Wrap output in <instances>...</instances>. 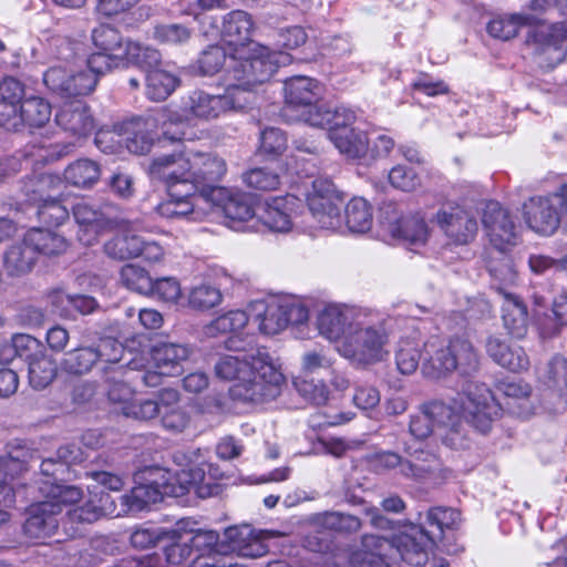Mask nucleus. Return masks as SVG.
<instances>
[{"mask_svg": "<svg viewBox=\"0 0 567 567\" xmlns=\"http://www.w3.org/2000/svg\"><path fill=\"white\" fill-rule=\"evenodd\" d=\"M423 372L431 378H440L445 373L458 370L470 374L477 370L478 358L470 341L462 338L443 342L431 339L423 343Z\"/></svg>", "mask_w": 567, "mask_h": 567, "instance_id": "nucleus-7", "label": "nucleus"}, {"mask_svg": "<svg viewBox=\"0 0 567 567\" xmlns=\"http://www.w3.org/2000/svg\"><path fill=\"white\" fill-rule=\"evenodd\" d=\"M146 72V95L150 100L159 102L166 100L178 86V78L161 68V60L154 65H137Z\"/></svg>", "mask_w": 567, "mask_h": 567, "instance_id": "nucleus-33", "label": "nucleus"}, {"mask_svg": "<svg viewBox=\"0 0 567 567\" xmlns=\"http://www.w3.org/2000/svg\"><path fill=\"white\" fill-rule=\"evenodd\" d=\"M56 124L76 137L89 135L94 130V118L89 106L82 100L66 102L55 114Z\"/></svg>", "mask_w": 567, "mask_h": 567, "instance_id": "nucleus-27", "label": "nucleus"}, {"mask_svg": "<svg viewBox=\"0 0 567 567\" xmlns=\"http://www.w3.org/2000/svg\"><path fill=\"white\" fill-rule=\"evenodd\" d=\"M309 523L316 529L339 533H355L361 528V520L358 516L341 512L317 513L309 518Z\"/></svg>", "mask_w": 567, "mask_h": 567, "instance_id": "nucleus-44", "label": "nucleus"}, {"mask_svg": "<svg viewBox=\"0 0 567 567\" xmlns=\"http://www.w3.org/2000/svg\"><path fill=\"white\" fill-rule=\"evenodd\" d=\"M120 278L127 289L142 295H148L153 287V279L150 274L144 268L134 264L123 266Z\"/></svg>", "mask_w": 567, "mask_h": 567, "instance_id": "nucleus-59", "label": "nucleus"}, {"mask_svg": "<svg viewBox=\"0 0 567 567\" xmlns=\"http://www.w3.org/2000/svg\"><path fill=\"white\" fill-rule=\"evenodd\" d=\"M155 122H162L163 136L171 141H182L185 138V133L181 131H172L171 122L168 121V114L166 112L158 113L156 118H147L145 121L137 120L133 123L134 131L132 136L126 138V147L131 153L142 155L147 153L154 142V136L148 132V128L155 124Z\"/></svg>", "mask_w": 567, "mask_h": 567, "instance_id": "nucleus-26", "label": "nucleus"}, {"mask_svg": "<svg viewBox=\"0 0 567 567\" xmlns=\"http://www.w3.org/2000/svg\"><path fill=\"white\" fill-rule=\"evenodd\" d=\"M61 185L62 181L59 176L43 173L29 177L24 182L23 192L31 204L38 205L47 198L58 195Z\"/></svg>", "mask_w": 567, "mask_h": 567, "instance_id": "nucleus-43", "label": "nucleus"}, {"mask_svg": "<svg viewBox=\"0 0 567 567\" xmlns=\"http://www.w3.org/2000/svg\"><path fill=\"white\" fill-rule=\"evenodd\" d=\"M25 243L31 245L35 255H60L66 251L69 243L61 234L42 228L30 229L25 234Z\"/></svg>", "mask_w": 567, "mask_h": 567, "instance_id": "nucleus-42", "label": "nucleus"}, {"mask_svg": "<svg viewBox=\"0 0 567 567\" xmlns=\"http://www.w3.org/2000/svg\"><path fill=\"white\" fill-rule=\"evenodd\" d=\"M487 269L493 280V287L504 296L506 287L517 280V271L513 259L505 251L494 250L489 255Z\"/></svg>", "mask_w": 567, "mask_h": 567, "instance_id": "nucleus-39", "label": "nucleus"}, {"mask_svg": "<svg viewBox=\"0 0 567 567\" xmlns=\"http://www.w3.org/2000/svg\"><path fill=\"white\" fill-rule=\"evenodd\" d=\"M147 173L151 178H167L172 189L182 183L186 194H193L215 188L214 184L226 175L227 164L216 153L185 150L154 157Z\"/></svg>", "mask_w": 567, "mask_h": 567, "instance_id": "nucleus-3", "label": "nucleus"}, {"mask_svg": "<svg viewBox=\"0 0 567 567\" xmlns=\"http://www.w3.org/2000/svg\"><path fill=\"white\" fill-rule=\"evenodd\" d=\"M385 329L375 324L368 312H363L354 326L341 339L337 351L355 365H370L384 360L389 351Z\"/></svg>", "mask_w": 567, "mask_h": 567, "instance_id": "nucleus-6", "label": "nucleus"}, {"mask_svg": "<svg viewBox=\"0 0 567 567\" xmlns=\"http://www.w3.org/2000/svg\"><path fill=\"white\" fill-rule=\"evenodd\" d=\"M435 220L445 236L457 245L472 241L478 229L475 217L454 204L442 206L436 213Z\"/></svg>", "mask_w": 567, "mask_h": 567, "instance_id": "nucleus-19", "label": "nucleus"}, {"mask_svg": "<svg viewBox=\"0 0 567 567\" xmlns=\"http://www.w3.org/2000/svg\"><path fill=\"white\" fill-rule=\"evenodd\" d=\"M431 532L423 528H412L411 534L403 535L399 539L398 551L401 558L412 566H423L427 561L429 551L433 548L434 540Z\"/></svg>", "mask_w": 567, "mask_h": 567, "instance_id": "nucleus-32", "label": "nucleus"}, {"mask_svg": "<svg viewBox=\"0 0 567 567\" xmlns=\"http://www.w3.org/2000/svg\"><path fill=\"white\" fill-rule=\"evenodd\" d=\"M215 374L234 381L229 395L234 401L264 403L281 393L285 377L277 361L262 348L249 355H223L215 364Z\"/></svg>", "mask_w": 567, "mask_h": 567, "instance_id": "nucleus-2", "label": "nucleus"}, {"mask_svg": "<svg viewBox=\"0 0 567 567\" xmlns=\"http://www.w3.org/2000/svg\"><path fill=\"white\" fill-rule=\"evenodd\" d=\"M384 544L385 540L380 537L373 535L363 536L362 546L364 550L355 551L351 555V565L353 567H390L380 553L368 550L371 547L380 550Z\"/></svg>", "mask_w": 567, "mask_h": 567, "instance_id": "nucleus-53", "label": "nucleus"}, {"mask_svg": "<svg viewBox=\"0 0 567 567\" xmlns=\"http://www.w3.org/2000/svg\"><path fill=\"white\" fill-rule=\"evenodd\" d=\"M329 138L336 148L350 159H360L369 154L370 141L360 130L331 131Z\"/></svg>", "mask_w": 567, "mask_h": 567, "instance_id": "nucleus-36", "label": "nucleus"}, {"mask_svg": "<svg viewBox=\"0 0 567 567\" xmlns=\"http://www.w3.org/2000/svg\"><path fill=\"white\" fill-rule=\"evenodd\" d=\"M503 323L508 333L517 339L523 338L528 328L526 306L512 292H504Z\"/></svg>", "mask_w": 567, "mask_h": 567, "instance_id": "nucleus-37", "label": "nucleus"}, {"mask_svg": "<svg viewBox=\"0 0 567 567\" xmlns=\"http://www.w3.org/2000/svg\"><path fill=\"white\" fill-rule=\"evenodd\" d=\"M405 452L411 460L402 464V475L416 481H435L440 477L442 470L440 458L424 450L421 442L406 443Z\"/></svg>", "mask_w": 567, "mask_h": 567, "instance_id": "nucleus-25", "label": "nucleus"}, {"mask_svg": "<svg viewBox=\"0 0 567 567\" xmlns=\"http://www.w3.org/2000/svg\"><path fill=\"white\" fill-rule=\"evenodd\" d=\"M363 312L346 305H328L318 315V331L326 339L340 343L350 326H354Z\"/></svg>", "mask_w": 567, "mask_h": 567, "instance_id": "nucleus-22", "label": "nucleus"}, {"mask_svg": "<svg viewBox=\"0 0 567 567\" xmlns=\"http://www.w3.org/2000/svg\"><path fill=\"white\" fill-rule=\"evenodd\" d=\"M54 503L39 502L29 507L23 532L28 538L42 542L51 537L58 529V518L54 513Z\"/></svg>", "mask_w": 567, "mask_h": 567, "instance_id": "nucleus-29", "label": "nucleus"}, {"mask_svg": "<svg viewBox=\"0 0 567 567\" xmlns=\"http://www.w3.org/2000/svg\"><path fill=\"white\" fill-rule=\"evenodd\" d=\"M567 214V183L547 196L532 197L524 205L527 225L543 236L554 235Z\"/></svg>", "mask_w": 567, "mask_h": 567, "instance_id": "nucleus-9", "label": "nucleus"}, {"mask_svg": "<svg viewBox=\"0 0 567 567\" xmlns=\"http://www.w3.org/2000/svg\"><path fill=\"white\" fill-rule=\"evenodd\" d=\"M73 217L79 225L78 239L84 246H92L102 233L116 226L115 220L85 200L73 206Z\"/></svg>", "mask_w": 567, "mask_h": 567, "instance_id": "nucleus-23", "label": "nucleus"}, {"mask_svg": "<svg viewBox=\"0 0 567 567\" xmlns=\"http://www.w3.org/2000/svg\"><path fill=\"white\" fill-rule=\"evenodd\" d=\"M37 255L31 245L25 243V236L19 244L12 245L4 254L3 265L11 276H20L31 270Z\"/></svg>", "mask_w": 567, "mask_h": 567, "instance_id": "nucleus-46", "label": "nucleus"}, {"mask_svg": "<svg viewBox=\"0 0 567 567\" xmlns=\"http://www.w3.org/2000/svg\"><path fill=\"white\" fill-rule=\"evenodd\" d=\"M421 340L415 338H402L400 340L395 360L402 374H412L416 371L421 359Z\"/></svg>", "mask_w": 567, "mask_h": 567, "instance_id": "nucleus-54", "label": "nucleus"}, {"mask_svg": "<svg viewBox=\"0 0 567 567\" xmlns=\"http://www.w3.org/2000/svg\"><path fill=\"white\" fill-rule=\"evenodd\" d=\"M250 316L258 321V329L267 336H275L287 328V319L281 311L278 297L255 300L248 307Z\"/></svg>", "mask_w": 567, "mask_h": 567, "instance_id": "nucleus-31", "label": "nucleus"}, {"mask_svg": "<svg viewBox=\"0 0 567 567\" xmlns=\"http://www.w3.org/2000/svg\"><path fill=\"white\" fill-rule=\"evenodd\" d=\"M538 380L549 389L567 390V359L556 354L538 369Z\"/></svg>", "mask_w": 567, "mask_h": 567, "instance_id": "nucleus-51", "label": "nucleus"}, {"mask_svg": "<svg viewBox=\"0 0 567 567\" xmlns=\"http://www.w3.org/2000/svg\"><path fill=\"white\" fill-rule=\"evenodd\" d=\"M35 206L39 220L49 226H59L69 218L68 208L61 203L56 195L47 198Z\"/></svg>", "mask_w": 567, "mask_h": 567, "instance_id": "nucleus-62", "label": "nucleus"}, {"mask_svg": "<svg viewBox=\"0 0 567 567\" xmlns=\"http://www.w3.org/2000/svg\"><path fill=\"white\" fill-rule=\"evenodd\" d=\"M321 95L322 87L315 79L300 75L285 82L286 102L306 124L309 115L322 109L323 105L318 104Z\"/></svg>", "mask_w": 567, "mask_h": 567, "instance_id": "nucleus-17", "label": "nucleus"}, {"mask_svg": "<svg viewBox=\"0 0 567 567\" xmlns=\"http://www.w3.org/2000/svg\"><path fill=\"white\" fill-rule=\"evenodd\" d=\"M87 476L93 480L95 484H91L87 486V491L90 494V497L87 501H85L80 506L85 505L86 503L93 501L94 505H99V497L102 494H106L104 491L97 492L99 487H102L107 491L118 492L124 486L123 478L114 473L106 472V471H99V472H91L87 473Z\"/></svg>", "mask_w": 567, "mask_h": 567, "instance_id": "nucleus-58", "label": "nucleus"}, {"mask_svg": "<svg viewBox=\"0 0 567 567\" xmlns=\"http://www.w3.org/2000/svg\"><path fill=\"white\" fill-rule=\"evenodd\" d=\"M43 81L49 90L61 97L87 95L96 86L95 75L85 72L82 66H52L44 73Z\"/></svg>", "mask_w": 567, "mask_h": 567, "instance_id": "nucleus-16", "label": "nucleus"}, {"mask_svg": "<svg viewBox=\"0 0 567 567\" xmlns=\"http://www.w3.org/2000/svg\"><path fill=\"white\" fill-rule=\"evenodd\" d=\"M189 355V349L179 343H158L152 349V359L156 369L167 377L182 372V362Z\"/></svg>", "mask_w": 567, "mask_h": 567, "instance_id": "nucleus-34", "label": "nucleus"}, {"mask_svg": "<svg viewBox=\"0 0 567 567\" xmlns=\"http://www.w3.org/2000/svg\"><path fill=\"white\" fill-rule=\"evenodd\" d=\"M148 295L173 306L184 302L181 284L174 277H163L153 280V287Z\"/></svg>", "mask_w": 567, "mask_h": 567, "instance_id": "nucleus-61", "label": "nucleus"}, {"mask_svg": "<svg viewBox=\"0 0 567 567\" xmlns=\"http://www.w3.org/2000/svg\"><path fill=\"white\" fill-rule=\"evenodd\" d=\"M165 184L168 193V199L157 206L161 216L168 219L186 218L190 221H202L209 216L207 209V190L200 193L186 194L182 183L175 185L172 189L167 178H152Z\"/></svg>", "mask_w": 567, "mask_h": 567, "instance_id": "nucleus-12", "label": "nucleus"}, {"mask_svg": "<svg viewBox=\"0 0 567 567\" xmlns=\"http://www.w3.org/2000/svg\"><path fill=\"white\" fill-rule=\"evenodd\" d=\"M134 482L136 485L132 491L121 496V509H117L109 494H102L99 505L91 501L83 506L68 509V519L72 523L92 524L103 516L140 512L147 505L162 501L164 495L179 497L194 489L199 497L205 498L217 493V486L205 482L204 467L197 465H187L174 475L161 467H146L135 473Z\"/></svg>", "mask_w": 567, "mask_h": 567, "instance_id": "nucleus-1", "label": "nucleus"}, {"mask_svg": "<svg viewBox=\"0 0 567 567\" xmlns=\"http://www.w3.org/2000/svg\"><path fill=\"white\" fill-rule=\"evenodd\" d=\"M556 3L557 0H529L524 7V11L522 13L533 14L538 19V21L533 24L536 25L537 29L529 34V37L534 38L535 42L549 44L558 41L559 35H556V32L561 31L563 27L554 24L549 25L540 18V14L551 9Z\"/></svg>", "mask_w": 567, "mask_h": 567, "instance_id": "nucleus-38", "label": "nucleus"}, {"mask_svg": "<svg viewBox=\"0 0 567 567\" xmlns=\"http://www.w3.org/2000/svg\"><path fill=\"white\" fill-rule=\"evenodd\" d=\"M384 215L381 220L382 229L391 238L411 246H422L426 243L430 230L421 214L402 217L393 209L391 215L388 212Z\"/></svg>", "mask_w": 567, "mask_h": 567, "instance_id": "nucleus-21", "label": "nucleus"}, {"mask_svg": "<svg viewBox=\"0 0 567 567\" xmlns=\"http://www.w3.org/2000/svg\"><path fill=\"white\" fill-rule=\"evenodd\" d=\"M159 61V51L143 45L140 42L126 41V49L124 53H107L97 51L92 53L85 65L82 68L85 72H92L97 80L101 74L111 71L114 68H125L128 65H154Z\"/></svg>", "mask_w": 567, "mask_h": 567, "instance_id": "nucleus-10", "label": "nucleus"}, {"mask_svg": "<svg viewBox=\"0 0 567 567\" xmlns=\"http://www.w3.org/2000/svg\"><path fill=\"white\" fill-rule=\"evenodd\" d=\"M249 317L250 315L244 310H229L204 326L203 333L208 338L229 333L230 337L226 341V348L236 352H248L256 344L254 334L244 336L241 333V329L247 326Z\"/></svg>", "mask_w": 567, "mask_h": 567, "instance_id": "nucleus-15", "label": "nucleus"}, {"mask_svg": "<svg viewBox=\"0 0 567 567\" xmlns=\"http://www.w3.org/2000/svg\"><path fill=\"white\" fill-rule=\"evenodd\" d=\"M97 362L96 352L93 347H82L69 351L63 361L62 368L72 374H84L91 371Z\"/></svg>", "mask_w": 567, "mask_h": 567, "instance_id": "nucleus-56", "label": "nucleus"}, {"mask_svg": "<svg viewBox=\"0 0 567 567\" xmlns=\"http://www.w3.org/2000/svg\"><path fill=\"white\" fill-rule=\"evenodd\" d=\"M301 207V199L289 194L267 199L257 205V219L248 227L256 231L267 228L275 233H288L296 226Z\"/></svg>", "mask_w": 567, "mask_h": 567, "instance_id": "nucleus-11", "label": "nucleus"}, {"mask_svg": "<svg viewBox=\"0 0 567 567\" xmlns=\"http://www.w3.org/2000/svg\"><path fill=\"white\" fill-rule=\"evenodd\" d=\"M101 176L100 165L89 158H81L70 164L64 171L65 181L75 187H91Z\"/></svg>", "mask_w": 567, "mask_h": 567, "instance_id": "nucleus-49", "label": "nucleus"}, {"mask_svg": "<svg viewBox=\"0 0 567 567\" xmlns=\"http://www.w3.org/2000/svg\"><path fill=\"white\" fill-rule=\"evenodd\" d=\"M193 35V30L182 23H162L156 24L153 31V38L163 44L183 45L186 44Z\"/></svg>", "mask_w": 567, "mask_h": 567, "instance_id": "nucleus-60", "label": "nucleus"}, {"mask_svg": "<svg viewBox=\"0 0 567 567\" xmlns=\"http://www.w3.org/2000/svg\"><path fill=\"white\" fill-rule=\"evenodd\" d=\"M338 202L333 183L329 178H316L311 192L307 195L309 215L313 219L311 227L339 229L341 221Z\"/></svg>", "mask_w": 567, "mask_h": 567, "instance_id": "nucleus-14", "label": "nucleus"}, {"mask_svg": "<svg viewBox=\"0 0 567 567\" xmlns=\"http://www.w3.org/2000/svg\"><path fill=\"white\" fill-rule=\"evenodd\" d=\"M229 58L228 48L219 45H210L203 51L198 59V68L204 75H213L217 73Z\"/></svg>", "mask_w": 567, "mask_h": 567, "instance_id": "nucleus-63", "label": "nucleus"}, {"mask_svg": "<svg viewBox=\"0 0 567 567\" xmlns=\"http://www.w3.org/2000/svg\"><path fill=\"white\" fill-rule=\"evenodd\" d=\"M172 538L183 539L184 535H190L186 542L190 547V553L196 555H219L223 553V545L219 544V535L212 529H194L189 520L182 519L169 532Z\"/></svg>", "mask_w": 567, "mask_h": 567, "instance_id": "nucleus-30", "label": "nucleus"}, {"mask_svg": "<svg viewBox=\"0 0 567 567\" xmlns=\"http://www.w3.org/2000/svg\"><path fill=\"white\" fill-rule=\"evenodd\" d=\"M92 41L99 51L107 53H124L126 49V41L123 42L118 30L107 24H101L92 31Z\"/></svg>", "mask_w": 567, "mask_h": 567, "instance_id": "nucleus-57", "label": "nucleus"}, {"mask_svg": "<svg viewBox=\"0 0 567 567\" xmlns=\"http://www.w3.org/2000/svg\"><path fill=\"white\" fill-rule=\"evenodd\" d=\"M142 237L125 230L104 244L105 254L113 259L125 260L140 257Z\"/></svg>", "mask_w": 567, "mask_h": 567, "instance_id": "nucleus-48", "label": "nucleus"}, {"mask_svg": "<svg viewBox=\"0 0 567 567\" xmlns=\"http://www.w3.org/2000/svg\"><path fill=\"white\" fill-rule=\"evenodd\" d=\"M434 425L457 432L466 420L482 433L489 431L501 406L483 383L467 381L450 403L435 401L425 405Z\"/></svg>", "mask_w": 567, "mask_h": 567, "instance_id": "nucleus-4", "label": "nucleus"}, {"mask_svg": "<svg viewBox=\"0 0 567 567\" xmlns=\"http://www.w3.org/2000/svg\"><path fill=\"white\" fill-rule=\"evenodd\" d=\"M29 382L32 388L42 390L47 388L55 378V361L43 351L42 354L35 357L28 362Z\"/></svg>", "mask_w": 567, "mask_h": 567, "instance_id": "nucleus-52", "label": "nucleus"}, {"mask_svg": "<svg viewBox=\"0 0 567 567\" xmlns=\"http://www.w3.org/2000/svg\"><path fill=\"white\" fill-rule=\"evenodd\" d=\"M207 209L209 215L220 212L228 219V227L236 230L250 229L257 219V206L254 208L247 198L235 194L225 187H215L207 190Z\"/></svg>", "mask_w": 567, "mask_h": 567, "instance_id": "nucleus-13", "label": "nucleus"}, {"mask_svg": "<svg viewBox=\"0 0 567 567\" xmlns=\"http://www.w3.org/2000/svg\"><path fill=\"white\" fill-rule=\"evenodd\" d=\"M390 184L403 192H413L421 185L416 172L403 165H396L389 172Z\"/></svg>", "mask_w": 567, "mask_h": 567, "instance_id": "nucleus-64", "label": "nucleus"}, {"mask_svg": "<svg viewBox=\"0 0 567 567\" xmlns=\"http://www.w3.org/2000/svg\"><path fill=\"white\" fill-rule=\"evenodd\" d=\"M43 502L54 503V513L59 515L64 507L76 505L83 497L82 491L73 485L58 484L55 481H42L39 485Z\"/></svg>", "mask_w": 567, "mask_h": 567, "instance_id": "nucleus-40", "label": "nucleus"}, {"mask_svg": "<svg viewBox=\"0 0 567 567\" xmlns=\"http://www.w3.org/2000/svg\"><path fill=\"white\" fill-rule=\"evenodd\" d=\"M269 530H257L250 525L230 526L225 529L228 548L243 557L258 558L268 551L266 539Z\"/></svg>", "mask_w": 567, "mask_h": 567, "instance_id": "nucleus-24", "label": "nucleus"}, {"mask_svg": "<svg viewBox=\"0 0 567 567\" xmlns=\"http://www.w3.org/2000/svg\"><path fill=\"white\" fill-rule=\"evenodd\" d=\"M254 22L251 17L241 10H235L223 19L220 35L229 51V60L235 56H245L250 44H258L251 40Z\"/></svg>", "mask_w": 567, "mask_h": 567, "instance_id": "nucleus-20", "label": "nucleus"}, {"mask_svg": "<svg viewBox=\"0 0 567 567\" xmlns=\"http://www.w3.org/2000/svg\"><path fill=\"white\" fill-rule=\"evenodd\" d=\"M51 116V105L42 97L25 99L20 105V117L29 126H42Z\"/></svg>", "mask_w": 567, "mask_h": 567, "instance_id": "nucleus-55", "label": "nucleus"}, {"mask_svg": "<svg viewBox=\"0 0 567 567\" xmlns=\"http://www.w3.org/2000/svg\"><path fill=\"white\" fill-rule=\"evenodd\" d=\"M485 348L495 363L512 372H522L529 368V359L519 346H513L505 354H502L499 352V338L491 336L486 340Z\"/></svg>", "mask_w": 567, "mask_h": 567, "instance_id": "nucleus-41", "label": "nucleus"}, {"mask_svg": "<svg viewBox=\"0 0 567 567\" xmlns=\"http://www.w3.org/2000/svg\"><path fill=\"white\" fill-rule=\"evenodd\" d=\"M223 300L220 290L210 284L193 286L187 291V297L182 306L197 311H206L217 307Z\"/></svg>", "mask_w": 567, "mask_h": 567, "instance_id": "nucleus-50", "label": "nucleus"}, {"mask_svg": "<svg viewBox=\"0 0 567 567\" xmlns=\"http://www.w3.org/2000/svg\"><path fill=\"white\" fill-rule=\"evenodd\" d=\"M291 62V55L285 51L271 50L261 44H250L245 56L229 60L227 72L235 81L230 85L237 89L238 96L248 100L250 90L268 81L279 66Z\"/></svg>", "mask_w": 567, "mask_h": 567, "instance_id": "nucleus-5", "label": "nucleus"}, {"mask_svg": "<svg viewBox=\"0 0 567 567\" xmlns=\"http://www.w3.org/2000/svg\"><path fill=\"white\" fill-rule=\"evenodd\" d=\"M248 100L238 96L237 89L228 84L223 94L195 90L182 100L179 113L168 114L172 125L182 121H213L229 111L243 109Z\"/></svg>", "mask_w": 567, "mask_h": 567, "instance_id": "nucleus-8", "label": "nucleus"}, {"mask_svg": "<svg viewBox=\"0 0 567 567\" xmlns=\"http://www.w3.org/2000/svg\"><path fill=\"white\" fill-rule=\"evenodd\" d=\"M357 120L358 112L351 107L341 105L331 110L323 105L317 113L308 116L307 124L320 128L329 126V132L346 131L353 130L351 126Z\"/></svg>", "mask_w": 567, "mask_h": 567, "instance_id": "nucleus-35", "label": "nucleus"}, {"mask_svg": "<svg viewBox=\"0 0 567 567\" xmlns=\"http://www.w3.org/2000/svg\"><path fill=\"white\" fill-rule=\"evenodd\" d=\"M503 395V404L507 411L519 417H528L534 413L532 400L533 388L522 379H506L497 384Z\"/></svg>", "mask_w": 567, "mask_h": 567, "instance_id": "nucleus-28", "label": "nucleus"}, {"mask_svg": "<svg viewBox=\"0 0 567 567\" xmlns=\"http://www.w3.org/2000/svg\"><path fill=\"white\" fill-rule=\"evenodd\" d=\"M482 221L494 250L506 251L517 244V227L508 210L497 202L486 204Z\"/></svg>", "mask_w": 567, "mask_h": 567, "instance_id": "nucleus-18", "label": "nucleus"}, {"mask_svg": "<svg viewBox=\"0 0 567 567\" xmlns=\"http://www.w3.org/2000/svg\"><path fill=\"white\" fill-rule=\"evenodd\" d=\"M538 19L533 14L514 13L493 19L488 25V33L501 40H509L517 35L519 29L525 25H533Z\"/></svg>", "mask_w": 567, "mask_h": 567, "instance_id": "nucleus-45", "label": "nucleus"}, {"mask_svg": "<svg viewBox=\"0 0 567 567\" xmlns=\"http://www.w3.org/2000/svg\"><path fill=\"white\" fill-rule=\"evenodd\" d=\"M344 220L349 231L363 234L371 229L373 215L371 205L362 197H353L344 208Z\"/></svg>", "mask_w": 567, "mask_h": 567, "instance_id": "nucleus-47", "label": "nucleus"}]
</instances>
